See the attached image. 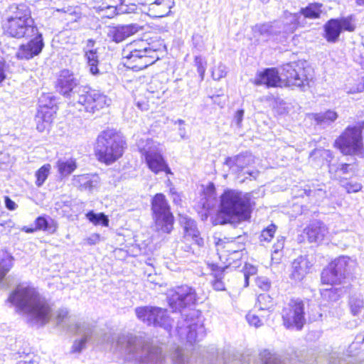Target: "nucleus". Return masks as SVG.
<instances>
[{"label": "nucleus", "mask_w": 364, "mask_h": 364, "mask_svg": "<svg viewBox=\"0 0 364 364\" xmlns=\"http://www.w3.org/2000/svg\"><path fill=\"white\" fill-rule=\"evenodd\" d=\"M117 346L124 359L136 364H203L200 358L190 357L186 350L176 347L171 353V362L160 348L151 345L141 336L119 338Z\"/></svg>", "instance_id": "nucleus-1"}, {"label": "nucleus", "mask_w": 364, "mask_h": 364, "mask_svg": "<svg viewBox=\"0 0 364 364\" xmlns=\"http://www.w3.org/2000/svg\"><path fill=\"white\" fill-rule=\"evenodd\" d=\"M9 301L16 307L19 314L26 316L31 325L43 326L51 318L50 304L31 287L18 285L10 294Z\"/></svg>", "instance_id": "nucleus-2"}, {"label": "nucleus", "mask_w": 364, "mask_h": 364, "mask_svg": "<svg viewBox=\"0 0 364 364\" xmlns=\"http://www.w3.org/2000/svg\"><path fill=\"white\" fill-rule=\"evenodd\" d=\"M251 193L227 190L221 196L217 220L220 224H235L250 218L255 205Z\"/></svg>", "instance_id": "nucleus-3"}, {"label": "nucleus", "mask_w": 364, "mask_h": 364, "mask_svg": "<svg viewBox=\"0 0 364 364\" xmlns=\"http://www.w3.org/2000/svg\"><path fill=\"white\" fill-rule=\"evenodd\" d=\"M306 72L304 62H292L283 65L281 76L276 68H266L257 75L254 83L270 87L279 86L283 80L289 87L302 88L309 85Z\"/></svg>", "instance_id": "nucleus-4"}, {"label": "nucleus", "mask_w": 364, "mask_h": 364, "mask_svg": "<svg viewBox=\"0 0 364 364\" xmlns=\"http://www.w3.org/2000/svg\"><path fill=\"white\" fill-rule=\"evenodd\" d=\"M158 58L156 49L142 39L127 44L122 50L124 66L133 70H143L152 65Z\"/></svg>", "instance_id": "nucleus-5"}, {"label": "nucleus", "mask_w": 364, "mask_h": 364, "mask_svg": "<svg viewBox=\"0 0 364 364\" xmlns=\"http://www.w3.org/2000/svg\"><path fill=\"white\" fill-rule=\"evenodd\" d=\"M124 144L114 130H104L98 135L95 146L98 159L107 164L114 162L122 156Z\"/></svg>", "instance_id": "nucleus-6"}, {"label": "nucleus", "mask_w": 364, "mask_h": 364, "mask_svg": "<svg viewBox=\"0 0 364 364\" xmlns=\"http://www.w3.org/2000/svg\"><path fill=\"white\" fill-rule=\"evenodd\" d=\"M151 211L155 229L163 233H170L173 225V215L162 193H156L151 200Z\"/></svg>", "instance_id": "nucleus-7"}, {"label": "nucleus", "mask_w": 364, "mask_h": 364, "mask_svg": "<svg viewBox=\"0 0 364 364\" xmlns=\"http://www.w3.org/2000/svg\"><path fill=\"white\" fill-rule=\"evenodd\" d=\"M197 312L190 309L188 314H181L182 320L178 321L176 331L181 340H186L191 344L202 340L205 336L204 326L200 322Z\"/></svg>", "instance_id": "nucleus-8"}, {"label": "nucleus", "mask_w": 364, "mask_h": 364, "mask_svg": "<svg viewBox=\"0 0 364 364\" xmlns=\"http://www.w3.org/2000/svg\"><path fill=\"white\" fill-rule=\"evenodd\" d=\"M85 86L80 85V79L72 71L62 70L58 76L55 83V89L58 92L67 98L70 103L75 105V101L82 92H84Z\"/></svg>", "instance_id": "nucleus-9"}, {"label": "nucleus", "mask_w": 364, "mask_h": 364, "mask_svg": "<svg viewBox=\"0 0 364 364\" xmlns=\"http://www.w3.org/2000/svg\"><path fill=\"white\" fill-rule=\"evenodd\" d=\"M84 91L75 101V105H73L80 111L95 114L109 106L111 102V100L100 90L85 86Z\"/></svg>", "instance_id": "nucleus-10"}, {"label": "nucleus", "mask_w": 364, "mask_h": 364, "mask_svg": "<svg viewBox=\"0 0 364 364\" xmlns=\"http://www.w3.org/2000/svg\"><path fill=\"white\" fill-rule=\"evenodd\" d=\"M363 126L348 127L335 141V146L345 155L361 153L363 149Z\"/></svg>", "instance_id": "nucleus-11"}, {"label": "nucleus", "mask_w": 364, "mask_h": 364, "mask_svg": "<svg viewBox=\"0 0 364 364\" xmlns=\"http://www.w3.org/2000/svg\"><path fill=\"white\" fill-rule=\"evenodd\" d=\"M135 314L139 320L147 326L161 327L170 331L172 320L167 314L166 309L156 306H140L135 309Z\"/></svg>", "instance_id": "nucleus-12"}, {"label": "nucleus", "mask_w": 364, "mask_h": 364, "mask_svg": "<svg viewBox=\"0 0 364 364\" xmlns=\"http://www.w3.org/2000/svg\"><path fill=\"white\" fill-rule=\"evenodd\" d=\"M167 300L173 311L182 313L183 309L191 308L196 304L197 294L193 288L182 285L168 290Z\"/></svg>", "instance_id": "nucleus-13"}, {"label": "nucleus", "mask_w": 364, "mask_h": 364, "mask_svg": "<svg viewBox=\"0 0 364 364\" xmlns=\"http://www.w3.org/2000/svg\"><path fill=\"white\" fill-rule=\"evenodd\" d=\"M304 304L299 299H292L284 306L282 317L284 327L289 330L301 331L306 322Z\"/></svg>", "instance_id": "nucleus-14"}, {"label": "nucleus", "mask_w": 364, "mask_h": 364, "mask_svg": "<svg viewBox=\"0 0 364 364\" xmlns=\"http://www.w3.org/2000/svg\"><path fill=\"white\" fill-rule=\"evenodd\" d=\"M148 168L155 174L165 172L166 174H173L167 162L164 159L159 144L152 140H147L146 146L141 149Z\"/></svg>", "instance_id": "nucleus-15"}, {"label": "nucleus", "mask_w": 364, "mask_h": 364, "mask_svg": "<svg viewBox=\"0 0 364 364\" xmlns=\"http://www.w3.org/2000/svg\"><path fill=\"white\" fill-rule=\"evenodd\" d=\"M56 113V100L50 94H43L39 98V108L35 117L36 129L43 132L48 129Z\"/></svg>", "instance_id": "nucleus-16"}, {"label": "nucleus", "mask_w": 364, "mask_h": 364, "mask_svg": "<svg viewBox=\"0 0 364 364\" xmlns=\"http://www.w3.org/2000/svg\"><path fill=\"white\" fill-rule=\"evenodd\" d=\"M355 25L351 16L338 18H331L324 26L325 38L328 42L335 43L343 31L352 32Z\"/></svg>", "instance_id": "nucleus-17"}, {"label": "nucleus", "mask_w": 364, "mask_h": 364, "mask_svg": "<svg viewBox=\"0 0 364 364\" xmlns=\"http://www.w3.org/2000/svg\"><path fill=\"white\" fill-rule=\"evenodd\" d=\"M4 33L10 37L16 38L32 37L37 33L38 28L33 19L28 21L6 20L4 24Z\"/></svg>", "instance_id": "nucleus-18"}, {"label": "nucleus", "mask_w": 364, "mask_h": 364, "mask_svg": "<svg viewBox=\"0 0 364 364\" xmlns=\"http://www.w3.org/2000/svg\"><path fill=\"white\" fill-rule=\"evenodd\" d=\"M32 38L26 43L21 44L17 52L16 57L18 60H28L38 55L44 47L43 36L37 30V33L31 37Z\"/></svg>", "instance_id": "nucleus-19"}, {"label": "nucleus", "mask_w": 364, "mask_h": 364, "mask_svg": "<svg viewBox=\"0 0 364 364\" xmlns=\"http://www.w3.org/2000/svg\"><path fill=\"white\" fill-rule=\"evenodd\" d=\"M73 332L81 336L82 338L74 341L71 352L80 353L86 348L87 342L90 340L93 335L94 326L89 323H77L75 325V329Z\"/></svg>", "instance_id": "nucleus-20"}, {"label": "nucleus", "mask_w": 364, "mask_h": 364, "mask_svg": "<svg viewBox=\"0 0 364 364\" xmlns=\"http://www.w3.org/2000/svg\"><path fill=\"white\" fill-rule=\"evenodd\" d=\"M255 163V158L248 151L240 153L234 156H229L225 159L224 165L229 167L232 173H240L243 170Z\"/></svg>", "instance_id": "nucleus-21"}, {"label": "nucleus", "mask_w": 364, "mask_h": 364, "mask_svg": "<svg viewBox=\"0 0 364 364\" xmlns=\"http://www.w3.org/2000/svg\"><path fill=\"white\" fill-rule=\"evenodd\" d=\"M147 14L152 18H162L168 15L174 6V0H147Z\"/></svg>", "instance_id": "nucleus-22"}, {"label": "nucleus", "mask_w": 364, "mask_h": 364, "mask_svg": "<svg viewBox=\"0 0 364 364\" xmlns=\"http://www.w3.org/2000/svg\"><path fill=\"white\" fill-rule=\"evenodd\" d=\"M139 28L138 25L133 23L109 26L107 31V36L112 41L119 43L137 33Z\"/></svg>", "instance_id": "nucleus-23"}, {"label": "nucleus", "mask_w": 364, "mask_h": 364, "mask_svg": "<svg viewBox=\"0 0 364 364\" xmlns=\"http://www.w3.org/2000/svg\"><path fill=\"white\" fill-rule=\"evenodd\" d=\"M328 233L326 226L321 221L315 220L304 229L303 234L309 242H320Z\"/></svg>", "instance_id": "nucleus-24"}, {"label": "nucleus", "mask_w": 364, "mask_h": 364, "mask_svg": "<svg viewBox=\"0 0 364 364\" xmlns=\"http://www.w3.org/2000/svg\"><path fill=\"white\" fill-rule=\"evenodd\" d=\"M310 267L309 262L306 257H299L291 264V270L289 274L291 279L294 282L301 281L307 274Z\"/></svg>", "instance_id": "nucleus-25"}, {"label": "nucleus", "mask_w": 364, "mask_h": 364, "mask_svg": "<svg viewBox=\"0 0 364 364\" xmlns=\"http://www.w3.org/2000/svg\"><path fill=\"white\" fill-rule=\"evenodd\" d=\"M9 16L7 20H16L19 21H28L33 19L29 6L25 3L12 4L9 7Z\"/></svg>", "instance_id": "nucleus-26"}, {"label": "nucleus", "mask_w": 364, "mask_h": 364, "mask_svg": "<svg viewBox=\"0 0 364 364\" xmlns=\"http://www.w3.org/2000/svg\"><path fill=\"white\" fill-rule=\"evenodd\" d=\"M181 222L183 224L185 237L188 240H193L197 245L203 247L204 245V240L200 237V232L197 228L196 221L190 218L184 217L181 219Z\"/></svg>", "instance_id": "nucleus-27"}, {"label": "nucleus", "mask_w": 364, "mask_h": 364, "mask_svg": "<svg viewBox=\"0 0 364 364\" xmlns=\"http://www.w3.org/2000/svg\"><path fill=\"white\" fill-rule=\"evenodd\" d=\"M255 36L262 37L267 41L278 33H282L280 30V21H276L273 23H264L256 25L253 28Z\"/></svg>", "instance_id": "nucleus-28"}, {"label": "nucleus", "mask_w": 364, "mask_h": 364, "mask_svg": "<svg viewBox=\"0 0 364 364\" xmlns=\"http://www.w3.org/2000/svg\"><path fill=\"white\" fill-rule=\"evenodd\" d=\"M331 265L336 271L338 276L343 279L352 272L355 262L348 257L342 256L332 262Z\"/></svg>", "instance_id": "nucleus-29"}, {"label": "nucleus", "mask_w": 364, "mask_h": 364, "mask_svg": "<svg viewBox=\"0 0 364 364\" xmlns=\"http://www.w3.org/2000/svg\"><path fill=\"white\" fill-rule=\"evenodd\" d=\"M99 183V178L96 175L82 174L74 176L73 184L81 191H91Z\"/></svg>", "instance_id": "nucleus-30"}, {"label": "nucleus", "mask_w": 364, "mask_h": 364, "mask_svg": "<svg viewBox=\"0 0 364 364\" xmlns=\"http://www.w3.org/2000/svg\"><path fill=\"white\" fill-rule=\"evenodd\" d=\"M301 15L298 13H285L283 22H280V30L284 33H292L298 27L302 26Z\"/></svg>", "instance_id": "nucleus-31"}, {"label": "nucleus", "mask_w": 364, "mask_h": 364, "mask_svg": "<svg viewBox=\"0 0 364 364\" xmlns=\"http://www.w3.org/2000/svg\"><path fill=\"white\" fill-rule=\"evenodd\" d=\"M56 167L61 178L67 177L77 168L76 160L73 158L59 159Z\"/></svg>", "instance_id": "nucleus-32"}, {"label": "nucleus", "mask_w": 364, "mask_h": 364, "mask_svg": "<svg viewBox=\"0 0 364 364\" xmlns=\"http://www.w3.org/2000/svg\"><path fill=\"white\" fill-rule=\"evenodd\" d=\"M56 12L61 14V17L68 23L76 22L81 18V12L78 7L64 6L56 9Z\"/></svg>", "instance_id": "nucleus-33"}, {"label": "nucleus", "mask_w": 364, "mask_h": 364, "mask_svg": "<svg viewBox=\"0 0 364 364\" xmlns=\"http://www.w3.org/2000/svg\"><path fill=\"white\" fill-rule=\"evenodd\" d=\"M322 4L318 3L310 4L305 8L301 9L298 13L301 15V19L303 21L305 18L315 19L320 17Z\"/></svg>", "instance_id": "nucleus-34"}, {"label": "nucleus", "mask_w": 364, "mask_h": 364, "mask_svg": "<svg viewBox=\"0 0 364 364\" xmlns=\"http://www.w3.org/2000/svg\"><path fill=\"white\" fill-rule=\"evenodd\" d=\"M337 118V113L332 110L314 114V119L316 122V124L322 128L330 126Z\"/></svg>", "instance_id": "nucleus-35"}, {"label": "nucleus", "mask_w": 364, "mask_h": 364, "mask_svg": "<svg viewBox=\"0 0 364 364\" xmlns=\"http://www.w3.org/2000/svg\"><path fill=\"white\" fill-rule=\"evenodd\" d=\"M228 267L224 268H216L213 269V279L212 280V286L216 291L225 290V270Z\"/></svg>", "instance_id": "nucleus-36"}, {"label": "nucleus", "mask_w": 364, "mask_h": 364, "mask_svg": "<svg viewBox=\"0 0 364 364\" xmlns=\"http://www.w3.org/2000/svg\"><path fill=\"white\" fill-rule=\"evenodd\" d=\"M350 313L359 316L364 313V301L360 295H352L348 301Z\"/></svg>", "instance_id": "nucleus-37"}, {"label": "nucleus", "mask_w": 364, "mask_h": 364, "mask_svg": "<svg viewBox=\"0 0 364 364\" xmlns=\"http://www.w3.org/2000/svg\"><path fill=\"white\" fill-rule=\"evenodd\" d=\"M298 360L304 364H321L322 358L316 356L314 350L308 349L300 351Z\"/></svg>", "instance_id": "nucleus-38"}, {"label": "nucleus", "mask_w": 364, "mask_h": 364, "mask_svg": "<svg viewBox=\"0 0 364 364\" xmlns=\"http://www.w3.org/2000/svg\"><path fill=\"white\" fill-rule=\"evenodd\" d=\"M321 279L323 284H333L337 282H341L342 279L331 264L327 268L322 271Z\"/></svg>", "instance_id": "nucleus-39"}, {"label": "nucleus", "mask_w": 364, "mask_h": 364, "mask_svg": "<svg viewBox=\"0 0 364 364\" xmlns=\"http://www.w3.org/2000/svg\"><path fill=\"white\" fill-rule=\"evenodd\" d=\"M343 289L332 286L329 289H323L321 291V294L324 300L329 302L338 301L344 294Z\"/></svg>", "instance_id": "nucleus-40"}, {"label": "nucleus", "mask_w": 364, "mask_h": 364, "mask_svg": "<svg viewBox=\"0 0 364 364\" xmlns=\"http://www.w3.org/2000/svg\"><path fill=\"white\" fill-rule=\"evenodd\" d=\"M85 57L87 60V65L90 68V72L94 75H99L100 71L97 68L99 60L97 50L93 49L86 50L85 53Z\"/></svg>", "instance_id": "nucleus-41"}, {"label": "nucleus", "mask_w": 364, "mask_h": 364, "mask_svg": "<svg viewBox=\"0 0 364 364\" xmlns=\"http://www.w3.org/2000/svg\"><path fill=\"white\" fill-rule=\"evenodd\" d=\"M257 307L260 312L269 314L273 311V301L271 296L267 294H261L257 297Z\"/></svg>", "instance_id": "nucleus-42"}, {"label": "nucleus", "mask_w": 364, "mask_h": 364, "mask_svg": "<svg viewBox=\"0 0 364 364\" xmlns=\"http://www.w3.org/2000/svg\"><path fill=\"white\" fill-rule=\"evenodd\" d=\"M333 157V154L330 150L323 149H316L310 154V159L311 160L318 161L321 164H323L324 161L329 163Z\"/></svg>", "instance_id": "nucleus-43"}, {"label": "nucleus", "mask_w": 364, "mask_h": 364, "mask_svg": "<svg viewBox=\"0 0 364 364\" xmlns=\"http://www.w3.org/2000/svg\"><path fill=\"white\" fill-rule=\"evenodd\" d=\"M35 224L36 229L37 230H47L50 232H54L57 229L56 223L50 218L48 220L44 216L38 217L35 220Z\"/></svg>", "instance_id": "nucleus-44"}, {"label": "nucleus", "mask_w": 364, "mask_h": 364, "mask_svg": "<svg viewBox=\"0 0 364 364\" xmlns=\"http://www.w3.org/2000/svg\"><path fill=\"white\" fill-rule=\"evenodd\" d=\"M262 364H285L280 356L269 350L264 349L259 353Z\"/></svg>", "instance_id": "nucleus-45"}, {"label": "nucleus", "mask_w": 364, "mask_h": 364, "mask_svg": "<svg viewBox=\"0 0 364 364\" xmlns=\"http://www.w3.org/2000/svg\"><path fill=\"white\" fill-rule=\"evenodd\" d=\"M69 311L66 308H62L58 310L56 314V323L57 325L63 329H67L69 331H73L75 326H68L66 323L68 317Z\"/></svg>", "instance_id": "nucleus-46"}, {"label": "nucleus", "mask_w": 364, "mask_h": 364, "mask_svg": "<svg viewBox=\"0 0 364 364\" xmlns=\"http://www.w3.org/2000/svg\"><path fill=\"white\" fill-rule=\"evenodd\" d=\"M86 217L95 225H102L105 227L109 226V218L103 213H95L91 210L86 214Z\"/></svg>", "instance_id": "nucleus-47"}, {"label": "nucleus", "mask_w": 364, "mask_h": 364, "mask_svg": "<svg viewBox=\"0 0 364 364\" xmlns=\"http://www.w3.org/2000/svg\"><path fill=\"white\" fill-rule=\"evenodd\" d=\"M50 168L51 166L50 164H45L36 172V185L38 187L42 186L46 180L48 178L50 174Z\"/></svg>", "instance_id": "nucleus-48"}, {"label": "nucleus", "mask_w": 364, "mask_h": 364, "mask_svg": "<svg viewBox=\"0 0 364 364\" xmlns=\"http://www.w3.org/2000/svg\"><path fill=\"white\" fill-rule=\"evenodd\" d=\"M269 316V314H256L252 312H249L246 315V320L250 326H253L256 328H259L263 326V319L267 318Z\"/></svg>", "instance_id": "nucleus-49"}, {"label": "nucleus", "mask_w": 364, "mask_h": 364, "mask_svg": "<svg viewBox=\"0 0 364 364\" xmlns=\"http://www.w3.org/2000/svg\"><path fill=\"white\" fill-rule=\"evenodd\" d=\"M112 9V14H114L116 11L118 12V14H132L136 13L138 6L135 4H131L129 1L127 0L126 3H124V4L119 5L117 8H111Z\"/></svg>", "instance_id": "nucleus-50"}, {"label": "nucleus", "mask_w": 364, "mask_h": 364, "mask_svg": "<svg viewBox=\"0 0 364 364\" xmlns=\"http://www.w3.org/2000/svg\"><path fill=\"white\" fill-rule=\"evenodd\" d=\"M212 352L208 358V364H226L225 360V353L224 350H218L217 349L212 348Z\"/></svg>", "instance_id": "nucleus-51"}, {"label": "nucleus", "mask_w": 364, "mask_h": 364, "mask_svg": "<svg viewBox=\"0 0 364 364\" xmlns=\"http://www.w3.org/2000/svg\"><path fill=\"white\" fill-rule=\"evenodd\" d=\"M277 226L274 224L269 225L267 228L264 229L260 235V241L269 242L276 232Z\"/></svg>", "instance_id": "nucleus-52"}, {"label": "nucleus", "mask_w": 364, "mask_h": 364, "mask_svg": "<svg viewBox=\"0 0 364 364\" xmlns=\"http://www.w3.org/2000/svg\"><path fill=\"white\" fill-rule=\"evenodd\" d=\"M11 266L12 262L9 257L0 259V282L4 278Z\"/></svg>", "instance_id": "nucleus-53"}, {"label": "nucleus", "mask_w": 364, "mask_h": 364, "mask_svg": "<svg viewBox=\"0 0 364 364\" xmlns=\"http://www.w3.org/2000/svg\"><path fill=\"white\" fill-rule=\"evenodd\" d=\"M227 75V68L225 65L220 63L212 71V77L215 80H219Z\"/></svg>", "instance_id": "nucleus-54"}, {"label": "nucleus", "mask_w": 364, "mask_h": 364, "mask_svg": "<svg viewBox=\"0 0 364 364\" xmlns=\"http://www.w3.org/2000/svg\"><path fill=\"white\" fill-rule=\"evenodd\" d=\"M194 62L197 67V71L203 80L206 70V62L200 56H196Z\"/></svg>", "instance_id": "nucleus-55"}, {"label": "nucleus", "mask_w": 364, "mask_h": 364, "mask_svg": "<svg viewBox=\"0 0 364 364\" xmlns=\"http://www.w3.org/2000/svg\"><path fill=\"white\" fill-rule=\"evenodd\" d=\"M321 364H344V362L337 353H333L327 360L322 358Z\"/></svg>", "instance_id": "nucleus-56"}, {"label": "nucleus", "mask_w": 364, "mask_h": 364, "mask_svg": "<svg viewBox=\"0 0 364 364\" xmlns=\"http://www.w3.org/2000/svg\"><path fill=\"white\" fill-rule=\"evenodd\" d=\"M256 284L258 287L264 291H267L270 288V282L266 277H259L256 280Z\"/></svg>", "instance_id": "nucleus-57"}, {"label": "nucleus", "mask_w": 364, "mask_h": 364, "mask_svg": "<svg viewBox=\"0 0 364 364\" xmlns=\"http://www.w3.org/2000/svg\"><path fill=\"white\" fill-rule=\"evenodd\" d=\"M284 237H279L277 238V242L273 245V252L274 254H278L280 251H282L284 246Z\"/></svg>", "instance_id": "nucleus-58"}, {"label": "nucleus", "mask_w": 364, "mask_h": 364, "mask_svg": "<svg viewBox=\"0 0 364 364\" xmlns=\"http://www.w3.org/2000/svg\"><path fill=\"white\" fill-rule=\"evenodd\" d=\"M349 164H339L336 169H334V166L333 165H329V171L330 172H332V171H341L343 174H346L348 172V167H349Z\"/></svg>", "instance_id": "nucleus-59"}, {"label": "nucleus", "mask_w": 364, "mask_h": 364, "mask_svg": "<svg viewBox=\"0 0 364 364\" xmlns=\"http://www.w3.org/2000/svg\"><path fill=\"white\" fill-rule=\"evenodd\" d=\"M244 113H245L244 109H238L235 114L234 119H233L232 122L238 127H241L243 117H244Z\"/></svg>", "instance_id": "nucleus-60"}, {"label": "nucleus", "mask_w": 364, "mask_h": 364, "mask_svg": "<svg viewBox=\"0 0 364 364\" xmlns=\"http://www.w3.org/2000/svg\"><path fill=\"white\" fill-rule=\"evenodd\" d=\"M157 83H158L157 80H152L151 82V83L149 84V87L147 88V90L149 92H150L151 93H153V94L156 93V97L157 98H159L161 97V95L164 93V90L162 89V87L159 90H156V91L154 90L153 85H155Z\"/></svg>", "instance_id": "nucleus-61"}, {"label": "nucleus", "mask_w": 364, "mask_h": 364, "mask_svg": "<svg viewBox=\"0 0 364 364\" xmlns=\"http://www.w3.org/2000/svg\"><path fill=\"white\" fill-rule=\"evenodd\" d=\"M4 203L6 208L9 210H15L18 208V205L9 196H4Z\"/></svg>", "instance_id": "nucleus-62"}, {"label": "nucleus", "mask_w": 364, "mask_h": 364, "mask_svg": "<svg viewBox=\"0 0 364 364\" xmlns=\"http://www.w3.org/2000/svg\"><path fill=\"white\" fill-rule=\"evenodd\" d=\"M257 269L254 265L246 264L245 266L244 274L247 276H252L257 274Z\"/></svg>", "instance_id": "nucleus-63"}, {"label": "nucleus", "mask_w": 364, "mask_h": 364, "mask_svg": "<svg viewBox=\"0 0 364 364\" xmlns=\"http://www.w3.org/2000/svg\"><path fill=\"white\" fill-rule=\"evenodd\" d=\"M100 235L97 233L92 234L90 237L86 239L87 244L90 245H96L100 241Z\"/></svg>", "instance_id": "nucleus-64"}]
</instances>
